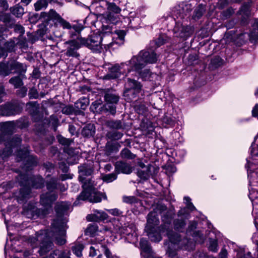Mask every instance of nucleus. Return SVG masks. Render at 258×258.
<instances>
[{
    "instance_id": "obj_57",
    "label": "nucleus",
    "mask_w": 258,
    "mask_h": 258,
    "mask_svg": "<svg viewBox=\"0 0 258 258\" xmlns=\"http://www.w3.org/2000/svg\"><path fill=\"white\" fill-rule=\"evenodd\" d=\"M163 122L167 125L173 126L174 124V120L171 117L165 116L163 118Z\"/></svg>"
},
{
    "instance_id": "obj_34",
    "label": "nucleus",
    "mask_w": 258,
    "mask_h": 258,
    "mask_svg": "<svg viewBox=\"0 0 258 258\" xmlns=\"http://www.w3.org/2000/svg\"><path fill=\"white\" fill-rule=\"evenodd\" d=\"M84 246L82 244L78 243L73 246L72 247L73 253L78 257H81L82 255V250Z\"/></svg>"
},
{
    "instance_id": "obj_13",
    "label": "nucleus",
    "mask_w": 258,
    "mask_h": 258,
    "mask_svg": "<svg viewBox=\"0 0 258 258\" xmlns=\"http://www.w3.org/2000/svg\"><path fill=\"white\" fill-rule=\"evenodd\" d=\"M64 44L68 45L64 52L67 56L77 57L79 56L77 51L83 45L79 40V37L77 39L68 40Z\"/></svg>"
},
{
    "instance_id": "obj_7",
    "label": "nucleus",
    "mask_w": 258,
    "mask_h": 258,
    "mask_svg": "<svg viewBox=\"0 0 258 258\" xmlns=\"http://www.w3.org/2000/svg\"><path fill=\"white\" fill-rule=\"evenodd\" d=\"M116 33L117 37L115 40H113V37L109 34H103L102 37V40L101 42L102 49L104 46V49H114L117 48L119 46L123 43L125 33L123 30L117 31Z\"/></svg>"
},
{
    "instance_id": "obj_44",
    "label": "nucleus",
    "mask_w": 258,
    "mask_h": 258,
    "mask_svg": "<svg viewBox=\"0 0 258 258\" xmlns=\"http://www.w3.org/2000/svg\"><path fill=\"white\" fill-rule=\"evenodd\" d=\"M116 178V174L112 173L103 175L102 178L104 181L107 183H109L115 180Z\"/></svg>"
},
{
    "instance_id": "obj_54",
    "label": "nucleus",
    "mask_w": 258,
    "mask_h": 258,
    "mask_svg": "<svg viewBox=\"0 0 258 258\" xmlns=\"http://www.w3.org/2000/svg\"><path fill=\"white\" fill-rule=\"evenodd\" d=\"M167 41V37L165 35H161L156 41V44L158 47L161 46Z\"/></svg>"
},
{
    "instance_id": "obj_32",
    "label": "nucleus",
    "mask_w": 258,
    "mask_h": 258,
    "mask_svg": "<svg viewBox=\"0 0 258 258\" xmlns=\"http://www.w3.org/2000/svg\"><path fill=\"white\" fill-rule=\"evenodd\" d=\"M23 78L20 77H14L9 80V83L13 85L16 88H19L23 85L22 79Z\"/></svg>"
},
{
    "instance_id": "obj_52",
    "label": "nucleus",
    "mask_w": 258,
    "mask_h": 258,
    "mask_svg": "<svg viewBox=\"0 0 258 258\" xmlns=\"http://www.w3.org/2000/svg\"><path fill=\"white\" fill-rule=\"evenodd\" d=\"M209 249L213 252H217L218 250V244L216 240H211L210 241Z\"/></svg>"
},
{
    "instance_id": "obj_17",
    "label": "nucleus",
    "mask_w": 258,
    "mask_h": 258,
    "mask_svg": "<svg viewBox=\"0 0 258 258\" xmlns=\"http://www.w3.org/2000/svg\"><path fill=\"white\" fill-rule=\"evenodd\" d=\"M21 142V140L19 138H17L15 140H13L11 141V147L6 146V147L0 150V157L2 158H5L11 155L12 153V146H18Z\"/></svg>"
},
{
    "instance_id": "obj_46",
    "label": "nucleus",
    "mask_w": 258,
    "mask_h": 258,
    "mask_svg": "<svg viewBox=\"0 0 258 258\" xmlns=\"http://www.w3.org/2000/svg\"><path fill=\"white\" fill-rule=\"evenodd\" d=\"M140 23V19L139 17H136L130 20L128 26L133 29H137L139 28Z\"/></svg>"
},
{
    "instance_id": "obj_2",
    "label": "nucleus",
    "mask_w": 258,
    "mask_h": 258,
    "mask_svg": "<svg viewBox=\"0 0 258 258\" xmlns=\"http://www.w3.org/2000/svg\"><path fill=\"white\" fill-rule=\"evenodd\" d=\"M159 223V220L157 217V213L155 211L150 212L148 215L146 231L147 235L151 241L159 242L161 240L160 233H165L170 241L173 243H177L180 240V237L177 233H174L169 228L167 223H164L162 230L159 232L157 225Z\"/></svg>"
},
{
    "instance_id": "obj_50",
    "label": "nucleus",
    "mask_w": 258,
    "mask_h": 258,
    "mask_svg": "<svg viewBox=\"0 0 258 258\" xmlns=\"http://www.w3.org/2000/svg\"><path fill=\"white\" fill-rule=\"evenodd\" d=\"M223 61V59L219 56H215L211 60V64L217 68L222 64Z\"/></svg>"
},
{
    "instance_id": "obj_49",
    "label": "nucleus",
    "mask_w": 258,
    "mask_h": 258,
    "mask_svg": "<svg viewBox=\"0 0 258 258\" xmlns=\"http://www.w3.org/2000/svg\"><path fill=\"white\" fill-rule=\"evenodd\" d=\"M2 131L6 133L11 132L13 128V124L10 122H5L2 126Z\"/></svg>"
},
{
    "instance_id": "obj_4",
    "label": "nucleus",
    "mask_w": 258,
    "mask_h": 258,
    "mask_svg": "<svg viewBox=\"0 0 258 258\" xmlns=\"http://www.w3.org/2000/svg\"><path fill=\"white\" fill-rule=\"evenodd\" d=\"M27 242L33 248L39 246L38 252L40 255L45 254L53 247L48 230H40L36 232L35 236H30L28 238Z\"/></svg>"
},
{
    "instance_id": "obj_30",
    "label": "nucleus",
    "mask_w": 258,
    "mask_h": 258,
    "mask_svg": "<svg viewBox=\"0 0 258 258\" xmlns=\"http://www.w3.org/2000/svg\"><path fill=\"white\" fill-rule=\"evenodd\" d=\"M83 29V27L81 25H74L72 26H71V28L69 29L70 30L69 34L70 35V37L71 38H73L75 35H76L75 33L80 34Z\"/></svg>"
},
{
    "instance_id": "obj_41",
    "label": "nucleus",
    "mask_w": 258,
    "mask_h": 258,
    "mask_svg": "<svg viewBox=\"0 0 258 258\" xmlns=\"http://www.w3.org/2000/svg\"><path fill=\"white\" fill-rule=\"evenodd\" d=\"M48 3L46 0H39L34 4L35 10L36 11L41 10L47 7Z\"/></svg>"
},
{
    "instance_id": "obj_40",
    "label": "nucleus",
    "mask_w": 258,
    "mask_h": 258,
    "mask_svg": "<svg viewBox=\"0 0 258 258\" xmlns=\"http://www.w3.org/2000/svg\"><path fill=\"white\" fill-rule=\"evenodd\" d=\"M174 228L177 231H182L185 226V221L182 219H177L174 221Z\"/></svg>"
},
{
    "instance_id": "obj_29",
    "label": "nucleus",
    "mask_w": 258,
    "mask_h": 258,
    "mask_svg": "<svg viewBox=\"0 0 258 258\" xmlns=\"http://www.w3.org/2000/svg\"><path fill=\"white\" fill-rule=\"evenodd\" d=\"M105 100L106 103L116 104L119 100V97L111 93H107L105 95Z\"/></svg>"
},
{
    "instance_id": "obj_33",
    "label": "nucleus",
    "mask_w": 258,
    "mask_h": 258,
    "mask_svg": "<svg viewBox=\"0 0 258 258\" xmlns=\"http://www.w3.org/2000/svg\"><path fill=\"white\" fill-rule=\"evenodd\" d=\"M108 127L113 129H120L122 128V123L120 120H110L106 122Z\"/></svg>"
},
{
    "instance_id": "obj_35",
    "label": "nucleus",
    "mask_w": 258,
    "mask_h": 258,
    "mask_svg": "<svg viewBox=\"0 0 258 258\" xmlns=\"http://www.w3.org/2000/svg\"><path fill=\"white\" fill-rule=\"evenodd\" d=\"M64 252L63 250L55 249L51 252L48 256L42 258H62Z\"/></svg>"
},
{
    "instance_id": "obj_25",
    "label": "nucleus",
    "mask_w": 258,
    "mask_h": 258,
    "mask_svg": "<svg viewBox=\"0 0 258 258\" xmlns=\"http://www.w3.org/2000/svg\"><path fill=\"white\" fill-rule=\"evenodd\" d=\"M250 41H256L258 40V20H256L252 25V29L249 34Z\"/></svg>"
},
{
    "instance_id": "obj_3",
    "label": "nucleus",
    "mask_w": 258,
    "mask_h": 258,
    "mask_svg": "<svg viewBox=\"0 0 258 258\" xmlns=\"http://www.w3.org/2000/svg\"><path fill=\"white\" fill-rule=\"evenodd\" d=\"M70 206V204L67 202L57 203L55 206L57 218L52 223L51 231H48L50 238L54 237L58 245H63L66 242L65 236L67 221L62 217V215L69 209Z\"/></svg>"
},
{
    "instance_id": "obj_56",
    "label": "nucleus",
    "mask_w": 258,
    "mask_h": 258,
    "mask_svg": "<svg viewBox=\"0 0 258 258\" xmlns=\"http://www.w3.org/2000/svg\"><path fill=\"white\" fill-rule=\"evenodd\" d=\"M29 96L30 98H37L38 97V92L35 88H31L29 92Z\"/></svg>"
},
{
    "instance_id": "obj_9",
    "label": "nucleus",
    "mask_w": 258,
    "mask_h": 258,
    "mask_svg": "<svg viewBox=\"0 0 258 258\" xmlns=\"http://www.w3.org/2000/svg\"><path fill=\"white\" fill-rule=\"evenodd\" d=\"M175 25L173 29L174 36L177 37L186 39L194 33V28L188 26L184 20H175Z\"/></svg>"
},
{
    "instance_id": "obj_61",
    "label": "nucleus",
    "mask_w": 258,
    "mask_h": 258,
    "mask_svg": "<svg viewBox=\"0 0 258 258\" xmlns=\"http://www.w3.org/2000/svg\"><path fill=\"white\" fill-rule=\"evenodd\" d=\"M104 253L107 258H114L110 250L106 246L103 247Z\"/></svg>"
},
{
    "instance_id": "obj_21",
    "label": "nucleus",
    "mask_w": 258,
    "mask_h": 258,
    "mask_svg": "<svg viewBox=\"0 0 258 258\" xmlns=\"http://www.w3.org/2000/svg\"><path fill=\"white\" fill-rule=\"evenodd\" d=\"M139 74L140 77L145 81H155L158 77L156 74L151 73L149 70H145Z\"/></svg>"
},
{
    "instance_id": "obj_58",
    "label": "nucleus",
    "mask_w": 258,
    "mask_h": 258,
    "mask_svg": "<svg viewBox=\"0 0 258 258\" xmlns=\"http://www.w3.org/2000/svg\"><path fill=\"white\" fill-rule=\"evenodd\" d=\"M254 144V142L252 143L250 147V154L252 159L254 157L258 156V146L256 148H254L253 147Z\"/></svg>"
},
{
    "instance_id": "obj_24",
    "label": "nucleus",
    "mask_w": 258,
    "mask_h": 258,
    "mask_svg": "<svg viewBox=\"0 0 258 258\" xmlns=\"http://www.w3.org/2000/svg\"><path fill=\"white\" fill-rule=\"evenodd\" d=\"M13 108V105L10 103L2 105L0 107V114L6 116L11 115L14 113Z\"/></svg>"
},
{
    "instance_id": "obj_64",
    "label": "nucleus",
    "mask_w": 258,
    "mask_h": 258,
    "mask_svg": "<svg viewBox=\"0 0 258 258\" xmlns=\"http://www.w3.org/2000/svg\"><path fill=\"white\" fill-rule=\"evenodd\" d=\"M97 250L96 248L94 247L91 246L90 247V251H89V256L91 257H94L97 255Z\"/></svg>"
},
{
    "instance_id": "obj_12",
    "label": "nucleus",
    "mask_w": 258,
    "mask_h": 258,
    "mask_svg": "<svg viewBox=\"0 0 258 258\" xmlns=\"http://www.w3.org/2000/svg\"><path fill=\"white\" fill-rule=\"evenodd\" d=\"M193 8L191 4L182 2L176 6L173 10V17L174 20H183Z\"/></svg>"
},
{
    "instance_id": "obj_48",
    "label": "nucleus",
    "mask_w": 258,
    "mask_h": 258,
    "mask_svg": "<svg viewBox=\"0 0 258 258\" xmlns=\"http://www.w3.org/2000/svg\"><path fill=\"white\" fill-rule=\"evenodd\" d=\"M98 229V227L95 224H90L88 225L87 230L86 233L92 236L97 232Z\"/></svg>"
},
{
    "instance_id": "obj_22",
    "label": "nucleus",
    "mask_w": 258,
    "mask_h": 258,
    "mask_svg": "<svg viewBox=\"0 0 258 258\" xmlns=\"http://www.w3.org/2000/svg\"><path fill=\"white\" fill-rule=\"evenodd\" d=\"M118 22V17L111 12H107L103 15L102 22L107 24H115Z\"/></svg>"
},
{
    "instance_id": "obj_8",
    "label": "nucleus",
    "mask_w": 258,
    "mask_h": 258,
    "mask_svg": "<svg viewBox=\"0 0 258 258\" xmlns=\"http://www.w3.org/2000/svg\"><path fill=\"white\" fill-rule=\"evenodd\" d=\"M25 183L21 181V183L24 185V187L20 190L19 199L20 200H23L28 197L30 193V184L31 186L35 188H40L43 186L44 181L40 176H37L34 178L27 179L25 180Z\"/></svg>"
},
{
    "instance_id": "obj_62",
    "label": "nucleus",
    "mask_w": 258,
    "mask_h": 258,
    "mask_svg": "<svg viewBox=\"0 0 258 258\" xmlns=\"http://www.w3.org/2000/svg\"><path fill=\"white\" fill-rule=\"evenodd\" d=\"M197 223L195 221L190 222L187 230V232H191L195 230L197 227Z\"/></svg>"
},
{
    "instance_id": "obj_28",
    "label": "nucleus",
    "mask_w": 258,
    "mask_h": 258,
    "mask_svg": "<svg viewBox=\"0 0 258 258\" xmlns=\"http://www.w3.org/2000/svg\"><path fill=\"white\" fill-rule=\"evenodd\" d=\"M17 156L20 158V159H18L19 161L25 159L26 158H28V160H34L33 157L29 155L27 149H24V150L18 151Z\"/></svg>"
},
{
    "instance_id": "obj_39",
    "label": "nucleus",
    "mask_w": 258,
    "mask_h": 258,
    "mask_svg": "<svg viewBox=\"0 0 258 258\" xmlns=\"http://www.w3.org/2000/svg\"><path fill=\"white\" fill-rule=\"evenodd\" d=\"M205 11V7L203 5H200L195 10L194 15V19H199L201 17Z\"/></svg>"
},
{
    "instance_id": "obj_31",
    "label": "nucleus",
    "mask_w": 258,
    "mask_h": 258,
    "mask_svg": "<svg viewBox=\"0 0 258 258\" xmlns=\"http://www.w3.org/2000/svg\"><path fill=\"white\" fill-rule=\"evenodd\" d=\"M122 134L118 131H111L106 134V137L112 140H118L121 138Z\"/></svg>"
},
{
    "instance_id": "obj_23",
    "label": "nucleus",
    "mask_w": 258,
    "mask_h": 258,
    "mask_svg": "<svg viewBox=\"0 0 258 258\" xmlns=\"http://www.w3.org/2000/svg\"><path fill=\"white\" fill-rule=\"evenodd\" d=\"M152 166H147V167H146L144 169H139L137 172V175L138 176L141 178V179H143L144 180H146L149 178L150 175H151V169Z\"/></svg>"
},
{
    "instance_id": "obj_47",
    "label": "nucleus",
    "mask_w": 258,
    "mask_h": 258,
    "mask_svg": "<svg viewBox=\"0 0 258 258\" xmlns=\"http://www.w3.org/2000/svg\"><path fill=\"white\" fill-rule=\"evenodd\" d=\"M9 74L10 72L9 71L8 63L7 64L0 63V75L6 76Z\"/></svg>"
},
{
    "instance_id": "obj_53",
    "label": "nucleus",
    "mask_w": 258,
    "mask_h": 258,
    "mask_svg": "<svg viewBox=\"0 0 258 258\" xmlns=\"http://www.w3.org/2000/svg\"><path fill=\"white\" fill-rule=\"evenodd\" d=\"M105 109L109 111L112 114H114L116 112V107L113 103H106L104 105Z\"/></svg>"
},
{
    "instance_id": "obj_1",
    "label": "nucleus",
    "mask_w": 258,
    "mask_h": 258,
    "mask_svg": "<svg viewBox=\"0 0 258 258\" xmlns=\"http://www.w3.org/2000/svg\"><path fill=\"white\" fill-rule=\"evenodd\" d=\"M157 56L154 52L141 51L137 56H133L128 61V63H121L120 65L105 64L103 68L108 70L107 74L104 76L105 79H116L120 77V74H124L132 70L139 73V71L148 63H155L157 61Z\"/></svg>"
},
{
    "instance_id": "obj_27",
    "label": "nucleus",
    "mask_w": 258,
    "mask_h": 258,
    "mask_svg": "<svg viewBox=\"0 0 258 258\" xmlns=\"http://www.w3.org/2000/svg\"><path fill=\"white\" fill-rule=\"evenodd\" d=\"M127 84L130 87L131 89L134 90L136 92H139L141 90L142 86L140 83L134 79L127 78Z\"/></svg>"
},
{
    "instance_id": "obj_43",
    "label": "nucleus",
    "mask_w": 258,
    "mask_h": 258,
    "mask_svg": "<svg viewBox=\"0 0 258 258\" xmlns=\"http://www.w3.org/2000/svg\"><path fill=\"white\" fill-rule=\"evenodd\" d=\"M120 155L122 158L126 159H132L135 157V155L127 149H123L120 153Z\"/></svg>"
},
{
    "instance_id": "obj_16",
    "label": "nucleus",
    "mask_w": 258,
    "mask_h": 258,
    "mask_svg": "<svg viewBox=\"0 0 258 258\" xmlns=\"http://www.w3.org/2000/svg\"><path fill=\"white\" fill-rule=\"evenodd\" d=\"M115 171L117 173L128 174L132 172V168L126 163L117 161L115 164Z\"/></svg>"
},
{
    "instance_id": "obj_19",
    "label": "nucleus",
    "mask_w": 258,
    "mask_h": 258,
    "mask_svg": "<svg viewBox=\"0 0 258 258\" xmlns=\"http://www.w3.org/2000/svg\"><path fill=\"white\" fill-rule=\"evenodd\" d=\"M37 209L33 204H27L24 206L23 214L29 218H32L37 214Z\"/></svg>"
},
{
    "instance_id": "obj_55",
    "label": "nucleus",
    "mask_w": 258,
    "mask_h": 258,
    "mask_svg": "<svg viewBox=\"0 0 258 258\" xmlns=\"http://www.w3.org/2000/svg\"><path fill=\"white\" fill-rule=\"evenodd\" d=\"M234 13V11L232 8H228L226 11L223 12L222 17L224 19L228 18L232 16Z\"/></svg>"
},
{
    "instance_id": "obj_11",
    "label": "nucleus",
    "mask_w": 258,
    "mask_h": 258,
    "mask_svg": "<svg viewBox=\"0 0 258 258\" xmlns=\"http://www.w3.org/2000/svg\"><path fill=\"white\" fill-rule=\"evenodd\" d=\"M40 17L46 21H53L55 24H59L63 29H70L71 28V24L63 19L56 12L52 9L49 12H42Z\"/></svg>"
},
{
    "instance_id": "obj_38",
    "label": "nucleus",
    "mask_w": 258,
    "mask_h": 258,
    "mask_svg": "<svg viewBox=\"0 0 258 258\" xmlns=\"http://www.w3.org/2000/svg\"><path fill=\"white\" fill-rule=\"evenodd\" d=\"M11 12L17 17H21L24 13V9L19 6H16L11 9Z\"/></svg>"
},
{
    "instance_id": "obj_60",
    "label": "nucleus",
    "mask_w": 258,
    "mask_h": 258,
    "mask_svg": "<svg viewBox=\"0 0 258 258\" xmlns=\"http://www.w3.org/2000/svg\"><path fill=\"white\" fill-rule=\"evenodd\" d=\"M108 213L113 216H119L122 212L118 209H112L107 210Z\"/></svg>"
},
{
    "instance_id": "obj_26",
    "label": "nucleus",
    "mask_w": 258,
    "mask_h": 258,
    "mask_svg": "<svg viewBox=\"0 0 258 258\" xmlns=\"http://www.w3.org/2000/svg\"><path fill=\"white\" fill-rule=\"evenodd\" d=\"M95 133V128L93 124H89L85 126L83 130L82 134L83 136L86 137H90L93 136Z\"/></svg>"
},
{
    "instance_id": "obj_63",
    "label": "nucleus",
    "mask_w": 258,
    "mask_h": 258,
    "mask_svg": "<svg viewBox=\"0 0 258 258\" xmlns=\"http://www.w3.org/2000/svg\"><path fill=\"white\" fill-rule=\"evenodd\" d=\"M0 7L2 8V11H5L8 9V5L6 0H0Z\"/></svg>"
},
{
    "instance_id": "obj_51",
    "label": "nucleus",
    "mask_w": 258,
    "mask_h": 258,
    "mask_svg": "<svg viewBox=\"0 0 258 258\" xmlns=\"http://www.w3.org/2000/svg\"><path fill=\"white\" fill-rule=\"evenodd\" d=\"M57 138L59 143L63 145L69 146L72 142V140L65 138L61 136H57Z\"/></svg>"
},
{
    "instance_id": "obj_45",
    "label": "nucleus",
    "mask_w": 258,
    "mask_h": 258,
    "mask_svg": "<svg viewBox=\"0 0 258 258\" xmlns=\"http://www.w3.org/2000/svg\"><path fill=\"white\" fill-rule=\"evenodd\" d=\"M247 164L246 166V167L247 168V174L248 177L250 178V174L253 172V170L255 169L256 170V173H258V168H255L254 167V164L253 163H251L250 160L247 159Z\"/></svg>"
},
{
    "instance_id": "obj_20",
    "label": "nucleus",
    "mask_w": 258,
    "mask_h": 258,
    "mask_svg": "<svg viewBox=\"0 0 258 258\" xmlns=\"http://www.w3.org/2000/svg\"><path fill=\"white\" fill-rule=\"evenodd\" d=\"M79 171L80 173V180L83 183V184H87L84 181L85 178L84 176L90 175L93 172L92 169L87 166L83 165L79 167Z\"/></svg>"
},
{
    "instance_id": "obj_37",
    "label": "nucleus",
    "mask_w": 258,
    "mask_h": 258,
    "mask_svg": "<svg viewBox=\"0 0 258 258\" xmlns=\"http://www.w3.org/2000/svg\"><path fill=\"white\" fill-rule=\"evenodd\" d=\"M251 5V2H248L244 4L240 10V14L246 16H248L250 15V8Z\"/></svg>"
},
{
    "instance_id": "obj_14",
    "label": "nucleus",
    "mask_w": 258,
    "mask_h": 258,
    "mask_svg": "<svg viewBox=\"0 0 258 258\" xmlns=\"http://www.w3.org/2000/svg\"><path fill=\"white\" fill-rule=\"evenodd\" d=\"M8 68L10 74H19L21 77L25 78V76L23 74L25 73L27 70V67L25 64L16 60H12L8 62Z\"/></svg>"
},
{
    "instance_id": "obj_59",
    "label": "nucleus",
    "mask_w": 258,
    "mask_h": 258,
    "mask_svg": "<svg viewBox=\"0 0 258 258\" xmlns=\"http://www.w3.org/2000/svg\"><path fill=\"white\" fill-rule=\"evenodd\" d=\"M184 200L186 203L187 208L191 211L194 210L195 209V206L193 204L190 202V199L189 197H185Z\"/></svg>"
},
{
    "instance_id": "obj_6",
    "label": "nucleus",
    "mask_w": 258,
    "mask_h": 258,
    "mask_svg": "<svg viewBox=\"0 0 258 258\" xmlns=\"http://www.w3.org/2000/svg\"><path fill=\"white\" fill-rule=\"evenodd\" d=\"M83 191L80 194L77 198V200H88L91 203H99L102 201V199H106L107 197L105 194L96 192L92 188V185L83 184Z\"/></svg>"
},
{
    "instance_id": "obj_42",
    "label": "nucleus",
    "mask_w": 258,
    "mask_h": 258,
    "mask_svg": "<svg viewBox=\"0 0 258 258\" xmlns=\"http://www.w3.org/2000/svg\"><path fill=\"white\" fill-rule=\"evenodd\" d=\"M107 10L109 12H113L114 14H118L121 11V9L114 3H107Z\"/></svg>"
},
{
    "instance_id": "obj_10",
    "label": "nucleus",
    "mask_w": 258,
    "mask_h": 258,
    "mask_svg": "<svg viewBox=\"0 0 258 258\" xmlns=\"http://www.w3.org/2000/svg\"><path fill=\"white\" fill-rule=\"evenodd\" d=\"M79 40L83 46H85L94 51L100 52L102 49V37L99 34H94L88 38L79 36Z\"/></svg>"
},
{
    "instance_id": "obj_5",
    "label": "nucleus",
    "mask_w": 258,
    "mask_h": 258,
    "mask_svg": "<svg viewBox=\"0 0 258 258\" xmlns=\"http://www.w3.org/2000/svg\"><path fill=\"white\" fill-rule=\"evenodd\" d=\"M56 184L57 180L55 178H52L47 183V188L50 192L41 196L40 203L44 207V209L42 210L41 214L43 216L49 213L50 211L52 210V203L57 199V195L52 192V190L56 187Z\"/></svg>"
},
{
    "instance_id": "obj_36",
    "label": "nucleus",
    "mask_w": 258,
    "mask_h": 258,
    "mask_svg": "<svg viewBox=\"0 0 258 258\" xmlns=\"http://www.w3.org/2000/svg\"><path fill=\"white\" fill-rule=\"evenodd\" d=\"M140 244L141 249L143 250L144 252L149 254V255L148 256H149V255L153 256L151 254H150V248L148 244V242L146 240L144 239V238H142L140 240Z\"/></svg>"
},
{
    "instance_id": "obj_18",
    "label": "nucleus",
    "mask_w": 258,
    "mask_h": 258,
    "mask_svg": "<svg viewBox=\"0 0 258 258\" xmlns=\"http://www.w3.org/2000/svg\"><path fill=\"white\" fill-rule=\"evenodd\" d=\"M119 232L121 234L127 236L131 235V236L133 237V240H136L137 239V235L136 232V227H134V226L133 225L121 227L119 229Z\"/></svg>"
},
{
    "instance_id": "obj_15",
    "label": "nucleus",
    "mask_w": 258,
    "mask_h": 258,
    "mask_svg": "<svg viewBox=\"0 0 258 258\" xmlns=\"http://www.w3.org/2000/svg\"><path fill=\"white\" fill-rule=\"evenodd\" d=\"M108 218L107 214L104 211L98 210H93V213L88 215L86 219L88 221L99 222Z\"/></svg>"
}]
</instances>
